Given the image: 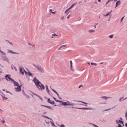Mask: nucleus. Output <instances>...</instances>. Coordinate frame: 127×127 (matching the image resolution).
Returning a JSON list of instances; mask_svg holds the SVG:
<instances>
[{
  "label": "nucleus",
  "mask_w": 127,
  "mask_h": 127,
  "mask_svg": "<svg viewBox=\"0 0 127 127\" xmlns=\"http://www.w3.org/2000/svg\"><path fill=\"white\" fill-rule=\"evenodd\" d=\"M22 85H20L17 86V87L15 88V90L16 92H20L21 91V86Z\"/></svg>",
  "instance_id": "0eeeda50"
},
{
  "label": "nucleus",
  "mask_w": 127,
  "mask_h": 127,
  "mask_svg": "<svg viewBox=\"0 0 127 127\" xmlns=\"http://www.w3.org/2000/svg\"><path fill=\"white\" fill-rule=\"evenodd\" d=\"M23 71H24V72L25 75H27V71H25V69H23Z\"/></svg>",
  "instance_id": "c03bdc74"
},
{
  "label": "nucleus",
  "mask_w": 127,
  "mask_h": 127,
  "mask_svg": "<svg viewBox=\"0 0 127 127\" xmlns=\"http://www.w3.org/2000/svg\"><path fill=\"white\" fill-rule=\"evenodd\" d=\"M88 32H89V33H92V32H95V30H89Z\"/></svg>",
  "instance_id": "393cba45"
},
{
  "label": "nucleus",
  "mask_w": 127,
  "mask_h": 127,
  "mask_svg": "<svg viewBox=\"0 0 127 127\" xmlns=\"http://www.w3.org/2000/svg\"><path fill=\"white\" fill-rule=\"evenodd\" d=\"M70 69L71 70V71H72V72H74V69H72V61H70Z\"/></svg>",
  "instance_id": "6ab92c4d"
},
{
  "label": "nucleus",
  "mask_w": 127,
  "mask_h": 127,
  "mask_svg": "<svg viewBox=\"0 0 127 127\" xmlns=\"http://www.w3.org/2000/svg\"><path fill=\"white\" fill-rule=\"evenodd\" d=\"M61 106H70V102L67 101V102L63 101Z\"/></svg>",
  "instance_id": "423d86ee"
},
{
  "label": "nucleus",
  "mask_w": 127,
  "mask_h": 127,
  "mask_svg": "<svg viewBox=\"0 0 127 127\" xmlns=\"http://www.w3.org/2000/svg\"><path fill=\"white\" fill-rule=\"evenodd\" d=\"M33 65L34 67L36 68L38 70V71H39V72H41V73H43V72H44V70H43L42 67H41V66L36 65L35 64H33Z\"/></svg>",
  "instance_id": "f03ea898"
},
{
  "label": "nucleus",
  "mask_w": 127,
  "mask_h": 127,
  "mask_svg": "<svg viewBox=\"0 0 127 127\" xmlns=\"http://www.w3.org/2000/svg\"><path fill=\"white\" fill-rule=\"evenodd\" d=\"M77 4V2H75L74 3H73L72 5L69 7V8L70 9L72 8V7H73V6H74V5H75V4Z\"/></svg>",
  "instance_id": "412c9836"
},
{
  "label": "nucleus",
  "mask_w": 127,
  "mask_h": 127,
  "mask_svg": "<svg viewBox=\"0 0 127 127\" xmlns=\"http://www.w3.org/2000/svg\"><path fill=\"white\" fill-rule=\"evenodd\" d=\"M46 90L49 96H51V97H53V96L51 95V92L50 90H49V89L48 88V85H46Z\"/></svg>",
  "instance_id": "6e6552de"
},
{
  "label": "nucleus",
  "mask_w": 127,
  "mask_h": 127,
  "mask_svg": "<svg viewBox=\"0 0 127 127\" xmlns=\"http://www.w3.org/2000/svg\"><path fill=\"white\" fill-rule=\"evenodd\" d=\"M14 68L15 69V71H17V69H16L15 66H14Z\"/></svg>",
  "instance_id": "4d7b16f0"
},
{
  "label": "nucleus",
  "mask_w": 127,
  "mask_h": 127,
  "mask_svg": "<svg viewBox=\"0 0 127 127\" xmlns=\"http://www.w3.org/2000/svg\"><path fill=\"white\" fill-rule=\"evenodd\" d=\"M111 108L107 109L104 110L103 112H107V111H111Z\"/></svg>",
  "instance_id": "f704fd0d"
},
{
  "label": "nucleus",
  "mask_w": 127,
  "mask_h": 127,
  "mask_svg": "<svg viewBox=\"0 0 127 127\" xmlns=\"http://www.w3.org/2000/svg\"><path fill=\"white\" fill-rule=\"evenodd\" d=\"M66 47V45H62L61 46V48H63V47Z\"/></svg>",
  "instance_id": "49530a36"
},
{
  "label": "nucleus",
  "mask_w": 127,
  "mask_h": 127,
  "mask_svg": "<svg viewBox=\"0 0 127 127\" xmlns=\"http://www.w3.org/2000/svg\"><path fill=\"white\" fill-rule=\"evenodd\" d=\"M72 109H77L78 110H89L90 111H93V108H89V107H83V108H78V107H72Z\"/></svg>",
  "instance_id": "7ed1b4c3"
},
{
  "label": "nucleus",
  "mask_w": 127,
  "mask_h": 127,
  "mask_svg": "<svg viewBox=\"0 0 127 127\" xmlns=\"http://www.w3.org/2000/svg\"><path fill=\"white\" fill-rule=\"evenodd\" d=\"M127 117V111L126 112L125 117Z\"/></svg>",
  "instance_id": "13d9d810"
},
{
  "label": "nucleus",
  "mask_w": 127,
  "mask_h": 127,
  "mask_svg": "<svg viewBox=\"0 0 127 127\" xmlns=\"http://www.w3.org/2000/svg\"><path fill=\"white\" fill-rule=\"evenodd\" d=\"M91 65H94V66H97V63H91Z\"/></svg>",
  "instance_id": "7c9ffc66"
},
{
  "label": "nucleus",
  "mask_w": 127,
  "mask_h": 127,
  "mask_svg": "<svg viewBox=\"0 0 127 127\" xmlns=\"http://www.w3.org/2000/svg\"><path fill=\"white\" fill-rule=\"evenodd\" d=\"M48 103H49V104H50V103H51V100H50V98H48V100H47Z\"/></svg>",
  "instance_id": "473e14b6"
},
{
  "label": "nucleus",
  "mask_w": 127,
  "mask_h": 127,
  "mask_svg": "<svg viewBox=\"0 0 127 127\" xmlns=\"http://www.w3.org/2000/svg\"><path fill=\"white\" fill-rule=\"evenodd\" d=\"M61 48H61V47H60V48L58 49V50H60V49H61Z\"/></svg>",
  "instance_id": "e2e57ef3"
},
{
  "label": "nucleus",
  "mask_w": 127,
  "mask_h": 127,
  "mask_svg": "<svg viewBox=\"0 0 127 127\" xmlns=\"http://www.w3.org/2000/svg\"><path fill=\"white\" fill-rule=\"evenodd\" d=\"M43 118H45V119H47L48 120H50L51 121H52V122H53V120L50 118L48 117V116H43Z\"/></svg>",
  "instance_id": "f3484780"
},
{
  "label": "nucleus",
  "mask_w": 127,
  "mask_h": 127,
  "mask_svg": "<svg viewBox=\"0 0 127 127\" xmlns=\"http://www.w3.org/2000/svg\"><path fill=\"white\" fill-rule=\"evenodd\" d=\"M22 92L23 95H24V96H25V95H26V94L25 93V92H24V90H22Z\"/></svg>",
  "instance_id": "58836bf2"
},
{
  "label": "nucleus",
  "mask_w": 127,
  "mask_h": 127,
  "mask_svg": "<svg viewBox=\"0 0 127 127\" xmlns=\"http://www.w3.org/2000/svg\"><path fill=\"white\" fill-rule=\"evenodd\" d=\"M25 96H26V98L27 99H29V98H30L29 96H28V95H26V94H25Z\"/></svg>",
  "instance_id": "e433bc0d"
},
{
  "label": "nucleus",
  "mask_w": 127,
  "mask_h": 127,
  "mask_svg": "<svg viewBox=\"0 0 127 127\" xmlns=\"http://www.w3.org/2000/svg\"><path fill=\"white\" fill-rule=\"evenodd\" d=\"M98 2H101V0H98Z\"/></svg>",
  "instance_id": "0e129e2a"
},
{
  "label": "nucleus",
  "mask_w": 127,
  "mask_h": 127,
  "mask_svg": "<svg viewBox=\"0 0 127 127\" xmlns=\"http://www.w3.org/2000/svg\"><path fill=\"white\" fill-rule=\"evenodd\" d=\"M100 98H102V99H105V100L107 99H109V97L106 96H102V97H101Z\"/></svg>",
  "instance_id": "bb28decb"
},
{
  "label": "nucleus",
  "mask_w": 127,
  "mask_h": 127,
  "mask_svg": "<svg viewBox=\"0 0 127 127\" xmlns=\"http://www.w3.org/2000/svg\"><path fill=\"white\" fill-rule=\"evenodd\" d=\"M60 127H65V125H61L60 126Z\"/></svg>",
  "instance_id": "de8ad7c7"
},
{
  "label": "nucleus",
  "mask_w": 127,
  "mask_h": 127,
  "mask_svg": "<svg viewBox=\"0 0 127 127\" xmlns=\"http://www.w3.org/2000/svg\"><path fill=\"white\" fill-rule=\"evenodd\" d=\"M28 75L29 76H30V77H32L33 75H32V73L30 72H28Z\"/></svg>",
  "instance_id": "c85d7f7f"
},
{
  "label": "nucleus",
  "mask_w": 127,
  "mask_h": 127,
  "mask_svg": "<svg viewBox=\"0 0 127 127\" xmlns=\"http://www.w3.org/2000/svg\"><path fill=\"white\" fill-rule=\"evenodd\" d=\"M52 90L53 91V92H54V93H55V94H56L57 92V91H56V90H54V89H52Z\"/></svg>",
  "instance_id": "37998d69"
},
{
  "label": "nucleus",
  "mask_w": 127,
  "mask_h": 127,
  "mask_svg": "<svg viewBox=\"0 0 127 127\" xmlns=\"http://www.w3.org/2000/svg\"><path fill=\"white\" fill-rule=\"evenodd\" d=\"M12 82H13L14 83V86H19V84H18V82H16L15 81H12Z\"/></svg>",
  "instance_id": "2eb2a0df"
},
{
  "label": "nucleus",
  "mask_w": 127,
  "mask_h": 127,
  "mask_svg": "<svg viewBox=\"0 0 127 127\" xmlns=\"http://www.w3.org/2000/svg\"><path fill=\"white\" fill-rule=\"evenodd\" d=\"M56 102H57L58 103H61V105L62 104V101L61 100H56Z\"/></svg>",
  "instance_id": "c756f323"
},
{
  "label": "nucleus",
  "mask_w": 127,
  "mask_h": 127,
  "mask_svg": "<svg viewBox=\"0 0 127 127\" xmlns=\"http://www.w3.org/2000/svg\"><path fill=\"white\" fill-rule=\"evenodd\" d=\"M109 38H114V35H111L109 36Z\"/></svg>",
  "instance_id": "72a5a7b5"
},
{
  "label": "nucleus",
  "mask_w": 127,
  "mask_h": 127,
  "mask_svg": "<svg viewBox=\"0 0 127 127\" xmlns=\"http://www.w3.org/2000/svg\"><path fill=\"white\" fill-rule=\"evenodd\" d=\"M1 58L3 61H6L7 62V63H9V61L8 60V58L6 56H2Z\"/></svg>",
  "instance_id": "1a4fd4ad"
},
{
  "label": "nucleus",
  "mask_w": 127,
  "mask_h": 127,
  "mask_svg": "<svg viewBox=\"0 0 127 127\" xmlns=\"http://www.w3.org/2000/svg\"><path fill=\"white\" fill-rule=\"evenodd\" d=\"M19 70H20V73H21L22 75H24V71H23V70H22V68L20 67Z\"/></svg>",
  "instance_id": "a211bd4d"
},
{
  "label": "nucleus",
  "mask_w": 127,
  "mask_h": 127,
  "mask_svg": "<svg viewBox=\"0 0 127 127\" xmlns=\"http://www.w3.org/2000/svg\"><path fill=\"white\" fill-rule=\"evenodd\" d=\"M112 11H113V10H112L111 11H110L109 12L107 13L106 14H104L103 15L104 16H108V15H109V14H110V13H111V12H112Z\"/></svg>",
  "instance_id": "4be33fe9"
},
{
  "label": "nucleus",
  "mask_w": 127,
  "mask_h": 127,
  "mask_svg": "<svg viewBox=\"0 0 127 127\" xmlns=\"http://www.w3.org/2000/svg\"><path fill=\"white\" fill-rule=\"evenodd\" d=\"M123 99H124V97H121L119 99V102H123V101H125V100H126V99H125V98H124V99L122 100Z\"/></svg>",
  "instance_id": "b1692460"
},
{
  "label": "nucleus",
  "mask_w": 127,
  "mask_h": 127,
  "mask_svg": "<svg viewBox=\"0 0 127 127\" xmlns=\"http://www.w3.org/2000/svg\"><path fill=\"white\" fill-rule=\"evenodd\" d=\"M109 2H110V0H108L106 2V4H108Z\"/></svg>",
  "instance_id": "5fc2aeb1"
},
{
  "label": "nucleus",
  "mask_w": 127,
  "mask_h": 127,
  "mask_svg": "<svg viewBox=\"0 0 127 127\" xmlns=\"http://www.w3.org/2000/svg\"><path fill=\"white\" fill-rule=\"evenodd\" d=\"M52 36H58V35L55 33V34H52Z\"/></svg>",
  "instance_id": "a18cd8bd"
},
{
  "label": "nucleus",
  "mask_w": 127,
  "mask_h": 127,
  "mask_svg": "<svg viewBox=\"0 0 127 127\" xmlns=\"http://www.w3.org/2000/svg\"><path fill=\"white\" fill-rule=\"evenodd\" d=\"M56 94V95H57V96L59 98V99H60V100H61V99H62V98L59 97V94L58 93V92H57Z\"/></svg>",
  "instance_id": "c9c22d12"
},
{
  "label": "nucleus",
  "mask_w": 127,
  "mask_h": 127,
  "mask_svg": "<svg viewBox=\"0 0 127 127\" xmlns=\"http://www.w3.org/2000/svg\"><path fill=\"white\" fill-rule=\"evenodd\" d=\"M5 78L6 79V80L7 81H11L12 82V81H14V79H12L10 78V74H6L5 76Z\"/></svg>",
  "instance_id": "20e7f679"
},
{
  "label": "nucleus",
  "mask_w": 127,
  "mask_h": 127,
  "mask_svg": "<svg viewBox=\"0 0 127 127\" xmlns=\"http://www.w3.org/2000/svg\"><path fill=\"white\" fill-rule=\"evenodd\" d=\"M28 45H30L31 46H32L33 47H34V46H35V45H32L31 43H30L29 42L28 43Z\"/></svg>",
  "instance_id": "2f4dec72"
},
{
  "label": "nucleus",
  "mask_w": 127,
  "mask_h": 127,
  "mask_svg": "<svg viewBox=\"0 0 127 127\" xmlns=\"http://www.w3.org/2000/svg\"><path fill=\"white\" fill-rule=\"evenodd\" d=\"M119 124H121V125H123V126H125V125L124 124V122H123L121 120H119Z\"/></svg>",
  "instance_id": "a878e982"
},
{
  "label": "nucleus",
  "mask_w": 127,
  "mask_h": 127,
  "mask_svg": "<svg viewBox=\"0 0 127 127\" xmlns=\"http://www.w3.org/2000/svg\"><path fill=\"white\" fill-rule=\"evenodd\" d=\"M6 93H10V92H9V91H6Z\"/></svg>",
  "instance_id": "774afa93"
},
{
  "label": "nucleus",
  "mask_w": 127,
  "mask_h": 127,
  "mask_svg": "<svg viewBox=\"0 0 127 127\" xmlns=\"http://www.w3.org/2000/svg\"><path fill=\"white\" fill-rule=\"evenodd\" d=\"M70 15L69 14V15H68L67 16V19L70 18Z\"/></svg>",
  "instance_id": "bf43d9fd"
},
{
  "label": "nucleus",
  "mask_w": 127,
  "mask_h": 127,
  "mask_svg": "<svg viewBox=\"0 0 127 127\" xmlns=\"http://www.w3.org/2000/svg\"><path fill=\"white\" fill-rule=\"evenodd\" d=\"M31 92L32 93V94H33V95H34L35 96H36V97H38V98H39V99L41 100V101H43V99L41 98L40 96L38 95V94H35L34 92H32L31 91Z\"/></svg>",
  "instance_id": "9b49d317"
},
{
  "label": "nucleus",
  "mask_w": 127,
  "mask_h": 127,
  "mask_svg": "<svg viewBox=\"0 0 127 127\" xmlns=\"http://www.w3.org/2000/svg\"><path fill=\"white\" fill-rule=\"evenodd\" d=\"M50 104H51V105H54V106L55 107H56V106H57V105L55 104V102H54V101H51V103Z\"/></svg>",
  "instance_id": "aec40b11"
},
{
  "label": "nucleus",
  "mask_w": 127,
  "mask_h": 127,
  "mask_svg": "<svg viewBox=\"0 0 127 127\" xmlns=\"http://www.w3.org/2000/svg\"><path fill=\"white\" fill-rule=\"evenodd\" d=\"M94 28H97V26L96 25L94 26Z\"/></svg>",
  "instance_id": "69168bd1"
},
{
  "label": "nucleus",
  "mask_w": 127,
  "mask_h": 127,
  "mask_svg": "<svg viewBox=\"0 0 127 127\" xmlns=\"http://www.w3.org/2000/svg\"><path fill=\"white\" fill-rule=\"evenodd\" d=\"M41 107H45V108H47L48 109H52V108L49 106L47 105H43L42 104H41Z\"/></svg>",
  "instance_id": "dca6fc26"
},
{
  "label": "nucleus",
  "mask_w": 127,
  "mask_h": 127,
  "mask_svg": "<svg viewBox=\"0 0 127 127\" xmlns=\"http://www.w3.org/2000/svg\"><path fill=\"white\" fill-rule=\"evenodd\" d=\"M33 81L35 86H36L38 90H40V91L45 90V86H44V85L42 84L38 79H36V77L34 78Z\"/></svg>",
  "instance_id": "f257e3e1"
},
{
  "label": "nucleus",
  "mask_w": 127,
  "mask_h": 127,
  "mask_svg": "<svg viewBox=\"0 0 127 127\" xmlns=\"http://www.w3.org/2000/svg\"><path fill=\"white\" fill-rule=\"evenodd\" d=\"M116 124L119 125V120H116Z\"/></svg>",
  "instance_id": "09e8293b"
},
{
  "label": "nucleus",
  "mask_w": 127,
  "mask_h": 127,
  "mask_svg": "<svg viewBox=\"0 0 127 127\" xmlns=\"http://www.w3.org/2000/svg\"><path fill=\"white\" fill-rule=\"evenodd\" d=\"M8 52L9 53H12V54H19V53H16L15 52H13V51L9 50L8 51Z\"/></svg>",
  "instance_id": "4468645a"
},
{
  "label": "nucleus",
  "mask_w": 127,
  "mask_h": 127,
  "mask_svg": "<svg viewBox=\"0 0 127 127\" xmlns=\"http://www.w3.org/2000/svg\"><path fill=\"white\" fill-rule=\"evenodd\" d=\"M124 18H125V16L123 17L121 19V22H123V20H124Z\"/></svg>",
  "instance_id": "4c0bfd02"
},
{
  "label": "nucleus",
  "mask_w": 127,
  "mask_h": 127,
  "mask_svg": "<svg viewBox=\"0 0 127 127\" xmlns=\"http://www.w3.org/2000/svg\"><path fill=\"white\" fill-rule=\"evenodd\" d=\"M50 12H51V13H52V12H53L52 9H50Z\"/></svg>",
  "instance_id": "6e6d98bb"
},
{
  "label": "nucleus",
  "mask_w": 127,
  "mask_h": 127,
  "mask_svg": "<svg viewBox=\"0 0 127 127\" xmlns=\"http://www.w3.org/2000/svg\"><path fill=\"white\" fill-rule=\"evenodd\" d=\"M6 41H7V42H8V43H9L10 44L12 45V43H11V42H9V41H8L7 40H6Z\"/></svg>",
  "instance_id": "3c124183"
},
{
  "label": "nucleus",
  "mask_w": 127,
  "mask_h": 127,
  "mask_svg": "<svg viewBox=\"0 0 127 127\" xmlns=\"http://www.w3.org/2000/svg\"><path fill=\"white\" fill-rule=\"evenodd\" d=\"M0 52L2 55H6L5 53L2 52V51H0Z\"/></svg>",
  "instance_id": "cd10ccee"
},
{
  "label": "nucleus",
  "mask_w": 127,
  "mask_h": 127,
  "mask_svg": "<svg viewBox=\"0 0 127 127\" xmlns=\"http://www.w3.org/2000/svg\"><path fill=\"white\" fill-rule=\"evenodd\" d=\"M122 125L121 124H118V127H122Z\"/></svg>",
  "instance_id": "864d4df0"
},
{
  "label": "nucleus",
  "mask_w": 127,
  "mask_h": 127,
  "mask_svg": "<svg viewBox=\"0 0 127 127\" xmlns=\"http://www.w3.org/2000/svg\"><path fill=\"white\" fill-rule=\"evenodd\" d=\"M1 123H2V124H4V123H5V121H4V119H3L1 121Z\"/></svg>",
  "instance_id": "ea45409f"
},
{
  "label": "nucleus",
  "mask_w": 127,
  "mask_h": 127,
  "mask_svg": "<svg viewBox=\"0 0 127 127\" xmlns=\"http://www.w3.org/2000/svg\"><path fill=\"white\" fill-rule=\"evenodd\" d=\"M61 19L63 20L64 19V16H63L61 17Z\"/></svg>",
  "instance_id": "8fccbe9b"
},
{
  "label": "nucleus",
  "mask_w": 127,
  "mask_h": 127,
  "mask_svg": "<svg viewBox=\"0 0 127 127\" xmlns=\"http://www.w3.org/2000/svg\"><path fill=\"white\" fill-rule=\"evenodd\" d=\"M81 87H83V85H80V86L78 87V89H80V88H81Z\"/></svg>",
  "instance_id": "680f3d73"
},
{
  "label": "nucleus",
  "mask_w": 127,
  "mask_h": 127,
  "mask_svg": "<svg viewBox=\"0 0 127 127\" xmlns=\"http://www.w3.org/2000/svg\"><path fill=\"white\" fill-rule=\"evenodd\" d=\"M51 124H52V127H56V125H55L54 124V123H52Z\"/></svg>",
  "instance_id": "a19ab883"
},
{
  "label": "nucleus",
  "mask_w": 127,
  "mask_h": 127,
  "mask_svg": "<svg viewBox=\"0 0 127 127\" xmlns=\"http://www.w3.org/2000/svg\"><path fill=\"white\" fill-rule=\"evenodd\" d=\"M1 96L2 97V99L5 100V101H6V100L8 99L7 97H5V95L3 94V93H2V94H1Z\"/></svg>",
  "instance_id": "f8f14e48"
},
{
  "label": "nucleus",
  "mask_w": 127,
  "mask_h": 127,
  "mask_svg": "<svg viewBox=\"0 0 127 127\" xmlns=\"http://www.w3.org/2000/svg\"><path fill=\"white\" fill-rule=\"evenodd\" d=\"M74 105H78V104H76V103H72L69 102V106H71V107H73V106H74Z\"/></svg>",
  "instance_id": "5701e85b"
},
{
  "label": "nucleus",
  "mask_w": 127,
  "mask_h": 127,
  "mask_svg": "<svg viewBox=\"0 0 127 127\" xmlns=\"http://www.w3.org/2000/svg\"><path fill=\"white\" fill-rule=\"evenodd\" d=\"M69 9H70L69 8H67L65 11V13H66L69 10Z\"/></svg>",
  "instance_id": "79ce46f5"
},
{
  "label": "nucleus",
  "mask_w": 127,
  "mask_h": 127,
  "mask_svg": "<svg viewBox=\"0 0 127 127\" xmlns=\"http://www.w3.org/2000/svg\"><path fill=\"white\" fill-rule=\"evenodd\" d=\"M125 127H127V123L125 124Z\"/></svg>",
  "instance_id": "338daca9"
},
{
  "label": "nucleus",
  "mask_w": 127,
  "mask_h": 127,
  "mask_svg": "<svg viewBox=\"0 0 127 127\" xmlns=\"http://www.w3.org/2000/svg\"><path fill=\"white\" fill-rule=\"evenodd\" d=\"M56 12H55V11H54V12L53 11V12H52V13H53V14H55Z\"/></svg>",
  "instance_id": "052dcab7"
},
{
  "label": "nucleus",
  "mask_w": 127,
  "mask_h": 127,
  "mask_svg": "<svg viewBox=\"0 0 127 127\" xmlns=\"http://www.w3.org/2000/svg\"><path fill=\"white\" fill-rule=\"evenodd\" d=\"M31 92L32 93V94H33V95H34L35 96H36V97H38V98H39V99L41 100V101H43V99L41 98L40 96L38 95V94H35L34 92H32L31 91Z\"/></svg>",
  "instance_id": "9d476101"
},
{
  "label": "nucleus",
  "mask_w": 127,
  "mask_h": 127,
  "mask_svg": "<svg viewBox=\"0 0 127 127\" xmlns=\"http://www.w3.org/2000/svg\"><path fill=\"white\" fill-rule=\"evenodd\" d=\"M52 98H53L54 100H55V101H56V98H55L54 96L52 97Z\"/></svg>",
  "instance_id": "603ef678"
},
{
  "label": "nucleus",
  "mask_w": 127,
  "mask_h": 127,
  "mask_svg": "<svg viewBox=\"0 0 127 127\" xmlns=\"http://www.w3.org/2000/svg\"><path fill=\"white\" fill-rule=\"evenodd\" d=\"M73 102H78V103H82L83 104H85V105L82 104H79V105H80V106H85V107H87V105H88V103L83 102V101H79V100H73Z\"/></svg>",
  "instance_id": "39448f33"
},
{
  "label": "nucleus",
  "mask_w": 127,
  "mask_h": 127,
  "mask_svg": "<svg viewBox=\"0 0 127 127\" xmlns=\"http://www.w3.org/2000/svg\"><path fill=\"white\" fill-rule=\"evenodd\" d=\"M121 3V0H119L118 1H117L116 2V6H115V8H116L117 7L119 6V5H120Z\"/></svg>",
  "instance_id": "ddd939ff"
}]
</instances>
